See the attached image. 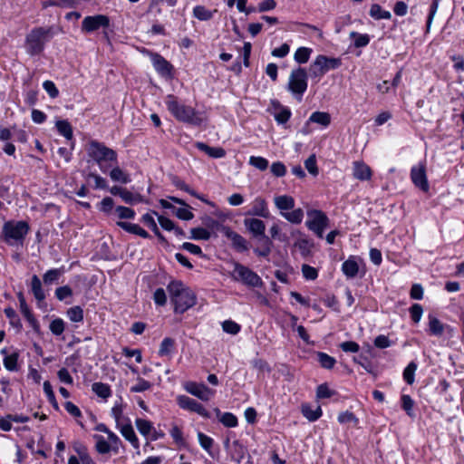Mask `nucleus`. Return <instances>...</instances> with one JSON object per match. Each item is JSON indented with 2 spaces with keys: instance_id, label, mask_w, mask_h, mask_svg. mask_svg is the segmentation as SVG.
<instances>
[{
  "instance_id": "obj_1",
  "label": "nucleus",
  "mask_w": 464,
  "mask_h": 464,
  "mask_svg": "<svg viewBox=\"0 0 464 464\" xmlns=\"http://www.w3.org/2000/svg\"><path fill=\"white\" fill-rule=\"evenodd\" d=\"M167 289L169 293L171 302L174 304V312L183 314L195 305L196 295L188 287H185L181 281H171Z\"/></svg>"
},
{
  "instance_id": "obj_2",
  "label": "nucleus",
  "mask_w": 464,
  "mask_h": 464,
  "mask_svg": "<svg viewBox=\"0 0 464 464\" xmlns=\"http://www.w3.org/2000/svg\"><path fill=\"white\" fill-rule=\"evenodd\" d=\"M166 105L169 112L179 121L194 126H199L203 121L199 112L190 106L179 102L177 97L172 94L167 96Z\"/></svg>"
},
{
  "instance_id": "obj_3",
  "label": "nucleus",
  "mask_w": 464,
  "mask_h": 464,
  "mask_svg": "<svg viewBox=\"0 0 464 464\" xmlns=\"http://www.w3.org/2000/svg\"><path fill=\"white\" fill-rule=\"evenodd\" d=\"M30 230L29 224L26 221H6L2 228V237L4 241L10 246L23 245L26 235Z\"/></svg>"
},
{
  "instance_id": "obj_4",
  "label": "nucleus",
  "mask_w": 464,
  "mask_h": 464,
  "mask_svg": "<svg viewBox=\"0 0 464 464\" xmlns=\"http://www.w3.org/2000/svg\"><path fill=\"white\" fill-rule=\"evenodd\" d=\"M87 152L103 173L108 171V166L105 165V162L117 163L116 151L97 140H92L89 143Z\"/></svg>"
},
{
  "instance_id": "obj_5",
  "label": "nucleus",
  "mask_w": 464,
  "mask_h": 464,
  "mask_svg": "<svg viewBox=\"0 0 464 464\" xmlns=\"http://www.w3.org/2000/svg\"><path fill=\"white\" fill-rule=\"evenodd\" d=\"M53 27L34 28L26 36V51L30 55H36L42 53L44 44L53 37Z\"/></svg>"
},
{
  "instance_id": "obj_6",
  "label": "nucleus",
  "mask_w": 464,
  "mask_h": 464,
  "mask_svg": "<svg viewBox=\"0 0 464 464\" xmlns=\"http://www.w3.org/2000/svg\"><path fill=\"white\" fill-rule=\"evenodd\" d=\"M234 269L231 276L235 281L241 282L250 287H260L263 285L261 277L247 266L238 262L233 263Z\"/></svg>"
},
{
  "instance_id": "obj_7",
  "label": "nucleus",
  "mask_w": 464,
  "mask_h": 464,
  "mask_svg": "<svg viewBox=\"0 0 464 464\" xmlns=\"http://www.w3.org/2000/svg\"><path fill=\"white\" fill-rule=\"evenodd\" d=\"M307 85L306 70L302 67L292 70L289 76L287 89L296 97L298 101L302 100L303 94L307 89Z\"/></svg>"
},
{
  "instance_id": "obj_8",
  "label": "nucleus",
  "mask_w": 464,
  "mask_h": 464,
  "mask_svg": "<svg viewBox=\"0 0 464 464\" xmlns=\"http://www.w3.org/2000/svg\"><path fill=\"white\" fill-rule=\"evenodd\" d=\"M307 216L306 227L318 237L322 238L324 229L329 226L328 217L323 211L317 209L307 211Z\"/></svg>"
},
{
  "instance_id": "obj_9",
  "label": "nucleus",
  "mask_w": 464,
  "mask_h": 464,
  "mask_svg": "<svg viewBox=\"0 0 464 464\" xmlns=\"http://www.w3.org/2000/svg\"><path fill=\"white\" fill-rule=\"evenodd\" d=\"M110 18L105 14L88 15L82 22L81 30L83 34L93 33L100 28H108Z\"/></svg>"
},
{
  "instance_id": "obj_10",
  "label": "nucleus",
  "mask_w": 464,
  "mask_h": 464,
  "mask_svg": "<svg viewBox=\"0 0 464 464\" xmlns=\"http://www.w3.org/2000/svg\"><path fill=\"white\" fill-rule=\"evenodd\" d=\"M177 401L179 406L181 409L190 411L192 412H196L198 415H200L203 418L208 419L211 417L208 411L206 410V408L195 401L194 399H191L186 395H179L177 398Z\"/></svg>"
},
{
  "instance_id": "obj_11",
  "label": "nucleus",
  "mask_w": 464,
  "mask_h": 464,
  "mask_svg": "<svg viewBox=\"0 0 464 464\" xmlns=\"http://www.w3.org/2000/svg\"><path fill=\"white\" fill-rule=\"evenodd\" d=\"M184 388L188 393L205 401H209L215 393L213 390L208 388L204 383H197L195 382H187Z\"/></svg>"
},
{
  "instance_id": "obj_12",
  "label": "nucleus",
  "mask_w": 464,
  "mask_h": 464,
  "mask_svg": "<svg viewBox=\"0 0 464 464\" xmlns=\"http://www.w3.org/2000/svg\"><path fill=\"white\" fill-rule=\"evenodd\" d=\"M411 179L413 184L421 189L424 192H427L430 188L425 167L423 165H420L418 167H413L411 170Z\"/></svg>"
},
{
  "instance_id": "obj_13",
  "label": "nucleus",
  "mask_w": 464,
  "mask_h": 464,
  "mask_svg": "<svg viewBox=\"0 0 464 464\" xmlns=\"http://www.w3.org/2000/svg\"><path fill=\"white\" fill-rule=\"evenodd\" d=\"M244 225L252 236L257 240L264 239L266 225L264 221L258 218H245Z\"/></svg>"
},
{
  "instance_id": "obj_14",
  "label": "nucleus",
  "mask_w": 464,
  "mask_h": 464,
  "mask_svg": "<svg viewBox=\"0 0 464 464\" xmlns=\"http://www.w3.org/2000/svg\"><path fill=\"white\" fill-rule=\"evenodd\" d=\"M225 236L231 240L232 246L238 252H244L248 249L247 241L238 233L233 231L230 227L226 229Z\"/></svg>"
},
{
  "instance_id": "obj_15",
  "label": "nucleus",
  "mask_w": 464,
  "mask_h": 464,
  "mask_svg": "<svg viewBox=\"0 0 464 464\" xmlns=\"http://www.w3.org/2000/svg\"><path fill=\"white\" fill-rule=\"evenodd\" d=\"M152 63L155 70L162 76H170L172 65L161 55L155 53L152 55Z\"/></svg>"
},
{
  "instance_id": "obj_16",
  "label": "nucleus",
  "mask_w": 464,
  "mask_h": 464,
  "mask_svg": "<svg viewBox=\"0 0 464 464\" xmlns=\"http://www.w3.org/2000/svg\"><path fill=\"white\" fill-rule=\"evenodd\" d=\"M247 214L261 218H267L269 215V211L267 208L266 201L263 198H256L252 202L251 209L248 211Z\"/></svg>"
},
{
  "instance_id": "obj_17",
  "label": "nucleus",
  "mask_w": 464,
  "mask_h": 464,
  "mask_svg": "<svg viewBox=\"0 0 464 464\" xmlns=\"http://www.w3.org/2000/svg\"><path fill=\"white\" fill-rule=\"evenodd\" d=\"M316 64L321 66V69L326 73L330 70L337 69L341 66L342 61L339 58L327 57L324 55H318L315 58Z\"/></svg>"
},
{
  "instance_id": "obj_18",
  "label": "nucleus",
  "mask_w": 464,
  "mask_h": 464,
  "mask_svg": "<svg viewBox=\"0 0 464 464\" xmlns=\"http://www.w3.org/2000/svg\"><path fill=\"white\" fill-rule=\"evenodd\" d=\"M271 104L274 109L277 111L274 113L275 120L277 121V123H286L291 117V111L287 107L282 106L281 103L276 100L271 101Z\"/></svg>"
},
{
  "instance_id": "obj_19",
  "label": "nucleus",
  "mask_w": 464,
  "mask_h": 464,
  "mask_svg": "<svg viewBox=\"0 0 464 464\" xmlns=\"http://www.w3.org/2000/svg\"><path fill=\"white\" fill-rule=\"evenodd\" d=\"M116 225L122 228L123 230H125L126 232L140 236L143 238H149L150 237V234L145 229H143L137 224L125 221H118Z\"/></svg>"
},
{
  "instance_id": "obj_20",
  "label": "nucleus",
  "mask_w": 464,
  "mask_h": 464,
  "mask_svg": "<svg viewBox=\"0 0 464 464\" xmlns=\"http://www.w3.org/2000/svg\"><path fill=\"white\" fill-rule=\"evenodd\" d=\"M353 177L360 180H368L372 177V171L368 165L362 161L353 163Z\"/></svg>"
},
{
  "instance_id": "obj_21",
  "label": "nucleus",
  "mask_w": 464,
  "mask_h": 464,
  "mask_svg": "<svg viewBox=\"0 0 464 464\" xmlns=\"http://www.w3.org/2000/svg\"><path fill=\"white\" fill-rule=\"evenodd\" d=\"M342 271L347 278H354L359 272V266L354 256H350L342 265Z\"/></svg>"
},
{
  "instance_id": "obj_22",
  "label": "nucleus",
  "mask_w": 464,
  "mask_h": 464,
  "mask_svg": "<svg viewBox=\"0 0 464 464\" xmlns=\"http://www.w3.org/2000/svg\"><path fill=\"white\" fill-rule=\"evenodd\" d=\"M120 431L125 440H127L133 446V448H140L139 440L130 421L124 425H121L120 427Z\"/></svg>"
},
{
  "instance_id": "obj_23",
  "label": "nucleus",
  "mask_w": 464,
  "mask_h": 464,
  "mask_svg": "<svg viewBox=\"0 0 464 464\" xmlns=\"http://www.w3.org/2000/svg\"><path fill=\"white\" fill-rule=\"evenodd\" d=\"M196 147L214 159H220L226 156V150L221 147H209L204 142H197Z\"/></svg>"
},
{
  "instance_id": "obj_24",
  "label": "nucleus",
  "mask_w": 464,
  "mask_h": 464,
  "mask_svg": "<svg viewBox=\"0 0 464 464\" xmlns=\"http://www.w3.org/2000/svg\"><path fill=\"white\" fill-rule=\"evenodd\" d=\"M151 213H146L141 217V221L150 227L160 241H165L164 236L160 233L157 223Z\"/></svg>"
},
{
  "instance_id": "obj_25",
  "label": "nucleus",
  "mask_w": 464,
  "mask_h": 464,
  "mask_svg": "<svg viewBox=\"0 0 464 464\" xmlns=\"http://www.w3.org/2000/svg\"><path fill=\"white\" fill-rule=\"evenodd\" d=\"M274 201L276 207L280 210H290L295 207V199L291 196H278L275 198Z\"/></svg>"
},
{
  "instance_id": "obj_26",
  "label": "nucleus",
  "mask_w": 464,
  "mask_h": 464,
  "mask_svg": "<svg viewBox=\"0 0 464 464\" xmlns=\"http://www.w3.org/2000/svg\"><path fill=\"white\" fill-rule=\"evenodd\" d=\"M110 177L111 180L115 182H120L122 184H127L130 182V177L128 173L124 172L120 167L113 166L112 169L110 171Z\"/></svg>"
},
{
  "instance_id": "obj_27",
  "label": "nucleus",
  "mask_w": 464,
  "mask_h": 464,
  "mask_svg": "<svg viewBox=\"0 0 464 464\" xmlns=\"http://www.w3.org/2000/svg\"><path fill=\"white\" fill-rule=\"evenodd\" d=\"M96 440L95 449L100 454H106L113 450L115 452L118 451L117 448L111 446L105 439L101 435H94L93 437Z\"/></svg>"
},
{
  "instance_id": "obj_28",
  "label": "nucleus",
  "mask_w": 464,
  "mask_h": 464,
  "mask_svg": "<svg viewBox=\"0 0 464 464\" xmlns=\"http://www.w3.org/2000/svg\"><path fill=\"white\" fill-rule=\"evenodd\" d=\"M302 414L309 420V421H315L317 420L323 414L322 409L320 406H318L316 409L313 410L310 405L308 404H303L302 408Z\"/></svg>"
},
{
  "instance_id": "obj_29",
  "label": "nucleus",
  "mask_w": 464,
  "mask_h": 464,
  "mask_svg": "<svg viewBox=\"0 0 464 464\" xmlns=\"http://www.w3.org/2000/svg\"><path fill=\"white\" fill-rule=\"evenodd\" d=\"M309 121L327 127L331 123V116L328 112L314 111L310 115Z\"/></svg>"
},
{
  "instance_id": "obj_30",
  "label": "nucleus",
  "mask_w": 464,
  "mask_h": 464,
  "mask_svg": "<svg viewBox=\"0 0 464 464\" xmlns=\"http://www.w3.org/2000/svg\"><path fill=\"white\" fill-rule=\"evenodd\" d=\"M316 357L317 362L320 363L321 367L326 370L333 369L336 363V360L334 357L330 356L329 354L324 352H317Z\"/></svg>"
},
{
  "instance_id": "obj_31",
  "label": "nucleus",
  "mask_w": 464,
  "mask_h": 464,
  "mask_svg": "<svg viewBox=\"0 0 464 464\" xmlns=\"http://www.w3.org/2000/svg\"><path fill=\"white\" fill-rule=\"evenodd\" d=\"M58 132L63 135L66 140H72L73 133L70 122L66 120L57 121L55 123Z\"/></svg>"
},
{
  "instance_id": "obj_32",
  "label": "nucleus",
  "mask_w": 464,
  "mask_h": 464,
  "mask_svg": "<svg viewBox=\"0 0 464 464\" xmlns=\"http://www.w3.org/2000/svg\"><path fill=\"white\" fill-rule=\"evenodd\" d=\"M429 332L431 335L440 336L444 332L443 324L435 316L429 315Z\"/></svg>"
},
{
  "instance_id": "obj_33",
  "label": "nucleus",
  "mask_w": 464,
  "mask_h": 464,
  "mask_svg": "<svg viewBox=\"0 0 464 464\" xmlns=\"http://www.w3.org/2000/svg\"><path fill=\"white\" fill-rule=\"evenodd\" d=\"M32 292L35 299L39 302L43 301L45 298L44 292L42 288V283L39 277L36 275H34L32 277L31 283Z\"/></svg>"
},
{
  "instance_id": "obj_34",
  "label": "nucleus",
  "mask_w": 464,
  "mask_h": 464,
  "mask_svg": "<svg viewBox=\"0 0 464 464\" xmlns=\"http://www.w3.org/2000/svg\"><path fill=\"white\" fill-rule=\"evenodd\" d=\"M20 310H21V313L23 314V315L25 317V319L31 324L33 329L34 331H38L39 330V323L34 318L33 313L31 312L29 306L27 305L26 302H22V304H20Z\"/></svg>"
},
{
  "instance_id": "obj_35",
  "label": "nucleus",
  "mask_w": 464,
  "mask_h": 464,
  "mask_svg": "<svg viewBox=\"0 0 464 464\" xmlns=\"http://www.w3.org/2000/svg\"><path fill=\"white\" fill-rule=\"evenodd\" d=\"M135 425L139 432L144 437H148L154 430L152 423L145 419L137 418Z\"/></svg>"
},
{
  "instance_id": "obj_36",
  "label": "nucleus",
  "mask_w": 464,
  "mask_h": 464,
  "mask_svg": "<svg viewBox=\"0 0 464 464\" xmlns=\"http://www.w3.org/2000/svg\"><path fill=\"white\" fill-rule=\"evenodd\" d=\"M203 224L206 226L207 229H210L212 231H219L224 235L226 233V229H228L229 227L222 225L218 220L207 216L203 218Z\"/></svg>"
},
{
  "instance_id": "obj_37",
  "label": "nucleus",
  "mask_w": 464,
  "mask_h": 464,
  "mask_svg": "<svg viewBox=\"0 0 464 464\" xmlns=\"http://www.w3.org/2000/svg\"><path fill=\"white\" fill-rule=\"evenodd\" d=\"M92 392L102 399H107L111 395V387L103 382H94L92 385Z\"/></svg>"
},
{
  "instance_id": "obj_38",
  "label": "nucleus",
  "mask_w": 464,
  "mask_h": 464,
  "mask_svg": "<svg viewBox=\"0 0 464 464\" xmlns=\"http://www.w3.org/2000/svg\"><path fill=\"white\" fill-rule=\"evenodd\" d=\"M175 348V340L170 337H166L162 340L160 349L159 354L160 356H169Z\"/></svg>"
},
{
  "instance_id": "obj_39",
  "label": "nucleus",
  "mask_w": 464,
  "mask_h": 464,
  "mask_svg": "<svg viewBox=\"0 0 464 464\" xmlns=\"http://www.w3.org/2000/svg\"><path fill=\"white\" fill-rule=\"evenodd\" d=\"M370 15L376 20H381V19L388 20L392 17L391 13L389 11L383 10L382 8V6L378 4L372 5L371 9H370Z\"/></svg>"
},
{
  "instance_id": "obj_40",
  "label": "nucleus",
  "mask_w": 464,
  "mask_h": 464,
  "mask_svg": "<svg viewBox=\"0 0 464 464\" xmlns=\"http://www.w3.org/2000/svg\"><path fill=\"white\" fill-rule=\"evenodd\" d=\"M18 359H19V353L16 352L13 353L9 355H6L3 360L5 368L10 372H17L18 371V365H17Z\"/></svg>"
},
{
  "instance_id": "obj_41",
  "label": "nucleus",
  "mask_w": 464,
  "mask_h": 464,
  "mask_svg": "<svg viewBox=\"0 0 464 464\" xmlns=\"http://www.w3.org/2000/svg\"><path fill=\"white\" fill-rule=\"evenodd\" d=\"M281 215L293 224H300L304 218V211L301 208H296L291 212H281Z\"/></svg>"
},
{
  "instance_id": "obj_42",
  "label": "nucleus",
  "mask_w": 464,
  "mask_h": 464,
  "mask_svg": "<svg viewBox=\"0 0 464 464\" xmlns=\"http://www.w3.org/2000/svg\"><path fill=\"white\" fill-rule=\"evenodd\" d=\"M190 234L189 238L193 240H208L211 237L210 232L203 227L191 228Z\"/></svg>"
},
{
  "instance_id": "obj_43",
  "label": "nucleus",
  "mask_w": 464,
  "mask_h": 464,
  "mask_svg": "<svg viewBox=\"0 0 464 464\" xmlns=\"http://www.w3.org/2000/svg\"><path fill=\"white\" fill-rule=\"evenodd\" d=\"M258 241L261 243L262 247L255 248L254 252L258 256H263V257L267 256L271 252L272 242H271L270 238L268 237H264V239L258 240Z\"/></svg>"
},
{
  "instance_id": "obj_44",
  "label": "nucleus",
  "mask_w": 464,
  "mask_h": 464,
  "mask_svg": "<svg viewBox=\"0 0 464 464\" xmlns=\"http://www.w3.org/2000/svg\"><path fill=\"white\" fill-rule=\"evenodd\" d=\"M121 198L125 203L130 205L143 202V197L141 195L133 194L127 188H125L124 191H122Z\"/></svg>"
},
{
  "instance_id": "obj_45",
  "label": "nucleus",
  "mask_w": 464,
  "mask_h": 464,
  "mask_svg": "<svg viewBox=\"0 0 464 464\" xmlns=\"http://www.w3.org/2000/svg\"><path fill=\"white\" fill-rule=\"evenodd\" d=\"M43 386H44V392L47 397L48 401L52 404V406L54 408V410L58 411L59 405L56 401V398H55V395H54V392L53 391V387H52L50 382L45 381L44 382Z\"/></svg>"
},
{
  "instance_id": "obj_46",
  "label": "nucleus",
  "mask_w": 464,
  "mask_h": 464,
  "mask_svg": "<svg viewBox=\"0 0 464 464\" xmlns=\"http://www.w3.org/2000/svg\"><path fill=\"white\" fill-rule=\"evenodd\" d=\"M401 408L405 411L407 415L411 418H413L415 414L413 413L414 401L408 394L401 395Z\"/></svg>"
},
{
  "instance_id": "obj_47",
  "label": "nucleus",
  "mask_w": 464,
  "mask_h": 464,
  "mask_svg": "<svg viewBox=\"0 0 464 464\" xmlns=\"http://www.w3.org/2000/svg\"><path fill=\"white\" fill-rule=\"evenodd\" d=\"M312 49L307 47H299L295 53V60L298 63H305L308 62Z\"/></svg>"
},
{
  "instance_id": "obj_48",
  "label": "nucleus",
  "mask_w": 464,
  "mask_h": 464,
  "mask_svg": "<svg viewBox=\"0 0 464 464\" xmlns=\"http://www.w3.org/2000/svg\"><path fill=\"white\" fill-rule=\"evenodd\" d=\"M193 14L200 21H208L212 18V12L202 5H197L193 9Z\"/></svg>"
},
{
  "instance_id": "obj_49",
  "label": "nucleus",
  "mask_w": 464,
  "mask_h": 464,
  "mask_svg": "<svg viewBox=\"0 0 464 464\" xmlns=\"http://www.w3.org/2000/svg\"><path fill=\"white\" fill-rule=\"evenodd\" d=\"M249 164L261 171L268 168V160L259 156H251L249 158Z\"/></svg>"
},
{
  "instance_id": "obj_50",
  "label": "nucleus",
  "mask_w": 464,
  "mask_h": 464,
  "mask_svg": "<svg viewBox=\"0 0 464 464\" xmlns=\"http://www.w3.org/2000/svg\"><path fill=\"white\" fill-rule=\"evenodd\" d=\"M67 315L69 319L74 323H79L83 320V311L78 305L69 308L67 311Z\"/></svg>"
},
{
  "instance_id": "obj_51",
  "label": "nucleus",
  "mask_w": 464,
  "mask_h": 464,
  "mask_svg": "<svg viewBox=\"0 0 464 464\" xmlns=\"http://www.w3.org/2000/svg\"><path fill=\"white\" fill-rule=\"evenodd\" d=\"M170 180H171L172 185H174L176 188L188 193L189 195H196V191L194 189H192L183 180H181L179 177L171 176Z\"/></svg>"
},
{
  "instance_id": "obj_52",
  "label": "nucleus",
  "mask_w": 464,
  "mask_h": 464,
  "mask_svg": "<svg viewBox=\"0 0 464 464\" xmlns=\"http://www.w3.org/2000/svg\"><path fill=\"white\" fill-rule=\"evenodd\" d=\"M151 386H152V384L150 382L139 377L137 379V383L132 385L130 387V391L131 392H142L150 390L151 388Z\"/></svg>"
},
{
  "instance_id": "obj_53",
  "label": "nucleus",
  "mask_w": 464,
  "mask_h": 464,
  "mask_svg": "<svg viewBox=\"0 0 464 464\" xmlns=\"http://www.w3.org/2000/svg\"><path fill=\"white\" fill-rule=\"evenodd\" d=\"M351 38H355L354 46L357 48L366 46L370 42V37L368 34H361L356 32H352L350 34Z\"/></svg>"
},
{
  "instance_id": "obj_54",
  "label": "nucleus",
  "mask_w": 464,
  "mask_h": 464,
  "mask_svg": "<svg viewBox=\"0 0 464 464\" xmlns=\"http://www.w3.org/2000/svg\"><path fill=\"white\" fill-rule=\"evenodd\" d=\"M417 369V365L415 362H411L408 364V366L403 371V379L408 384H412L414 382V373Z\"/></svg>"
},
{
  "instance_id": "obj_55",
  "label": "nucleus",
  "mask_w": 464,
  "mask_h": 464,
  "mask_svg": "<svg viewBox=\"0 0 464 464\" xmlns=\"http://www.w3.org/2000/svg\"><path fill=\"white\" fill-rule=\"evenodd\" d=\"M220 422L228 428H234L237 425V418L231 412H225L219 419Z\"/></svg>"
},
{
  "instance_id": "obj_56",
  "label": "nucleus",
  "mask_w": 464,
  "mask_h": 464,
  "mask_svg": "<svg viewBox=\"0 0 464 464\" xmlns=\"http://www.w3.org/2000/svg\"><path fill=\"white\" fill-rule=\"evenodd\" d=\"M222 329L224 332L235 335L239 333L241 327L234 321L226 320L222 323Z\"/></svg>"
},
{
  "instance_id": "obj_57",
  "label": "nucleus",
  "mask_w": 464,
  "mask_h": 464,
  "mask_svg": "<svg viewBox=\"0 0 464 464\" xmlns=\"http://www.w3.org/2000/svg\"><path fill=\"white\" fill-rule=\"evenodd\" d=\"M64 322L63 319L61 318H56L54 320H53L49 325V329L50 331L54 334V335H61L63 331H64Z\"/></svg>"
},
{
  "instance_id": "obj_58",
  "label": "nucleus",
  "mask_w": 464,
  "mask_h": 464,
  "mask_svg": "<svg viewBox=\"0 0 464 464\" xmlns=\"http://www.w3.org/2000/svg\"><path fill=\"white\" fill-rule=\"evenodd\" d=\"M63 274V269H50L44 275V282L52 284L59 279Z\"/></svg>"
},
{
  "instance_id": "obj_59",
  "label": "nucleus",
  "mask_w": 464,
  "mask_h": 464,
  "mask_svg": "<svg viewBox=\"0 0 464 464\" xmlns=\"http://www.w3.org/2000/svg\"><path fill=\"white\" fill-rule=\"evenodd\" d=\"M304 167L307 171L313 176L318 175V168L316 164V158L314 154L310 155L304 161Z\"/></svg>"
},
{
  "instance_id": "obj_60",
  "label": "nucleus",
  "mask_w": 464,
  "mask_h": 464,
  "mask_svg": "<svg viewBox=\"0 0 464 464\" xmlns=\"http://www.w3.org/2000/svg\"><path fill=\"white\" fill-rule=\"evenodd\" d=\"M115 210L121 219H132L135 217V211L127 207L119 206Z\"/></svg>"
},
{
  "instance_id": "obj_61",
  "label": "nucleus",
  "mask_w": 464,
  "mask_h": 464,
  "mask_svg": "<svg viewBox=\"0 0 464 464\" xmlns=\"http://www.w3.org/2000/svg\"><path fill=\"white\" fill-rule=\"evenodd\" d=\"M198 439L200 446L207 450L208 453H210V450L213 446L214 440L212 438L207 436L203 432L198 433Z\"/></svg>"
},
{
  "instance_id": "obj_62",
  "label": "nucleus",
  "mask_w": 464,
  "mask_h": 464,
  "mask_svg": "<svg viewBox=\"0 0 464 464\" xmlns=\"http://www.w3.org/2000/svg\"><path fill=\"white\" fill-rule=\"evenodd\" d=\"M188 208V206L187 208H176L173 212L179 219L190 220L194 218V215Z\"/></svg>"
},
{
  "instance_id": "obj_63",
  "label": "nucleus",
  "mask_w": 464,
  "mask_h": 464,
  "mask_svg": "<svg viewBox=\"0 0 464 464\" xmlns=\"http://www.w3.org/2000/svg\"><path fill=\"white\" fill-rule=\"evenodd\" d=\"M423 308L420 304H413L410 308L411 320L417 324L420 321L422 316Z\"/></svg>"
},
{
  "instance_id": "obj_64",
  "label": "nucleus",
  "mask_w": 464,
  "mask_h": 464,
  "mask_svg": "<svg viewBox=\"0 0 464 464\" xmlns=\"http://www.w3.org/2000/svg\"><path fill=\"white\" fill-rule=\"evenodd\" d=\"M295 246L298 247L303 256H307L310 255L312 244L307 239L302 238L298 240L295 243Z\"/></svg>"
}]
</instances>
